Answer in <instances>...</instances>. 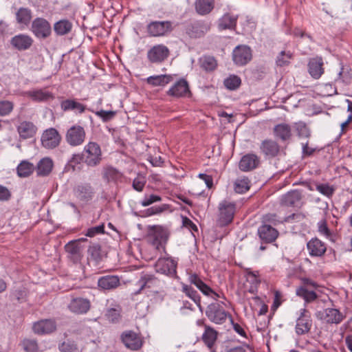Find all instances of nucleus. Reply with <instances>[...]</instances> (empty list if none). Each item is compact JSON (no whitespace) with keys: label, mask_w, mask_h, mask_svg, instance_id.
<instances>
[{"label":"nucleus","mask_w":352,"mask_h":352,"mask_svg":"<svg viewBox=\"0 0 352 352\" xmlns=\"http://www.w3.org/2000/svg\"><path fill=\"white\" fill-rule=\"evenodd\" d=\"M252 57L251 48L245 45L236 46L232 52V60L237 65H246L251 60Z\"/></svg>","instance_id":"7"},{"label":"nucleus","mask_w":352,"mask_h":352,"mask_svg":"<svg viewBox=\"0 0 352 352\" xmlns=\"http://www.w3.org/2000/svg\"><path fill=\"white\" fill-rule=\"evenodd\" d=\"M241 83V78L236 75H230L224 80L225 87L230 90H235L239 87Z\"/></svg>","instance_id":"46"},{"label":"nucleus","mask_w":352,"mask_h":352,"mask_svg":"<svg viewBox=\"0 0 352 352\" xmlns=\"http://www.w3.org/2000/svg\"><path fill=\"white\" fill-rule=\"evenodd\" d=\"M121 339L124 346L133 351L139 350L143 344L141 337L133 331L123 332Z\"/></svg>","instance_id":"11"},{"label":"nucleus","mask_w":352,"mask_h":352,"mask_svg":"<svg viewBox=\"0 0 352 352\" xmlns=\"http://www.w3.org/2000/svg\"><path fill=\"white\" fill-rule=\"evenodd\" d=\"M56 328L55 321L51 319H45L36 322L32 327L34 332L38 335L50 333L55 331Z\"/></svg>","instance_id":"19"},{"label":"nucleus","mask_w":352,"mask_h":352,"mask_svg":"<svg viewBox=\"0 0 352 352\" xmlns=\"http://www.w3.org/2000/svg\"><path fill=\"white\" fill-rule=\"evenodd\" d=\"M296 295L302 298L306 302H311L318 298V295L314 291H309L305 287H299L296 289Z\"/></svg>","instance_id":"37"},{"label":"nucleus","mask_w":352,"mask_h":352,"mask_svg":"<svg viewBox=\"0 0 352 352\" xmlns=\"http://www.w3.org/2000/svg\"><path fill=\"white\" fill-rule=\"evenodd\" d=\"M61 136L54 128H50L44 131L41 135L42 146L47 149H53L57 147L60 142Z\"/></svg>","instance_id":"6"},{"label":"nucleus","mask_w":352,"mask_h":352,"mask_svg":"<svg viewBox=\"0 0 352 352\" xmlns=\"http://www.w3.org/2000/svg\"><path fill=\"white\" fill-rule=\"evenodd\" d=\"M34 165L27 161L21 162L17 166V174L20 177H28L33 173Z\"/></svg>","instance_id":"38"},{"label":"nucleus","mask_w":352,"mask_h":352,"mask_svg":"<svg viewBox=\"0 0 352 352\" xmlns=\"http://www.w3.org/2000/svg\"><path fill=\"white\" fill-rule=\"evenodd\" d=\"M171 78L170 76L167 75L150 76L147 78V82L153 86H162L168 84Z\"/></svg>","instance_id":"40"},{"label":"nucleus","mask_w":352,"mask_h":352,"mask_svg":"<svg viewBox=\"0 0 352 352\" xmlns=\"http://www.w3.org/2000/svg\"><path fill=\"white\" fill-rule=\"evenodd\" d=\"M316 189L323 195L330 198L335 192L336 188L327 183L318 184L316 186Z\"/></svg>","instance_id":"47"},{"label":"nucleus","mask_w":352,"mask_h":352,"mask_svg":"<svg viewBox=\"0 0 352 352\" xmlns=\"http://www.w3.org/2000/svg\"><path fill=\"white\" fill-rule=\"evenodd\" d=\"M82 158L88 167H96L102 160L100 146L96 142H89L83 148Z\"/></svg>","instance_id":"1"},{"label":"nucleus","mask_w":352,"mask_h":352,"mask_svg":"<svg viewBox=\"0 0 352 352\" xmlns=\"http://www.w3.org/2000/svg\"><path fill=\"white\" fill-rule=\"evenodd\" d=\"M170 25L171 23H148L147 29L151 36H160L170 31Z\"/></svg>","instance_id":"32"},{"label":"nucleus","mask_w":352,"mask_h":352,"mask_svg":"<svg viewBox=\"0 0 352 352\" xmlns=\"http://www.w3.org/2000/svg\"><path fill=\"white\" fill-rule=\"evenodd\" d=\"M12 296L14 299L20 302L25 299L26 296V291L24 288L17 289L12 292Z\"/></svg>","instance_id":"64"},{"label":"nucleus","mask_w":352,"mask_h":352,"mask_svg":"<svg viewBox=\"0 0 352 352\" xmlns=\"http://www.w3.org/2000/svg\"><path fill=\"white\" fill-rule=\"evenodd\" d=\"M201 66L206 71H212L217 67V61L213 57L205 56L201 59Z\"/></svg>","instance_id":"49"},{"label":"nucleus","mask_w":352,"mask_h":352,"mask_svg":"<svg viewBox=\"0 0 352 352\" xmlns=\"http://www.w3.org/2000/svg\"><path fill=\"white\" fill-rule=\"evenodd\" d=\"M23 346L26 352H38V347L37 342L34 340H24Z\"/></svg>","instance_id":"57"},{"label":"nucleus","mask_w":352,"mask_h":352,"mask_svg":"<svg viewBox=\"0 0 352 352\" xmlns=\"http://www.w3.org/2000/svg\"><path fill=\"white\" fill-rule=\"evenodd\" d=\"M72 23H54V31L58 35H64L72 30Z\"/></svg>","instance_id":"55"},{"label":"nucleus","mask_w":352,"mask_h":352,"mask_svg":"<svg viewBox=\"0 0 352 352\" xmlns=\"http://www.w3.org/2000/svg\"><path fill=\"white\" fill-rule=\"evenodd\" d=\"M95 113L97 116L100 118L103 122H108L114 118L116 112L113 111L100 110L96 111Z\"/></svg>","instance_id":"58"},{"label":"nucleus","mask_w":352,"mask_h":352,"mask_svg":"<svg viewBox=\"0 0 352 352\" xmlns=\"http://www.w3.org/2000/svg\"><path fill=\"white\" fill-rule=\"evenodd\" d=\"M191 96L192 93L190 91L188 82L184 78L177 80V97L183 96L190 98Z\"/></svg>","instance_id":"41"},{"label":"nucleus","mask_w":352,"mask_h":352,"mask_svg":"<svg viewBox=\"0 0 352 352\" xmlns=\"http://www.w3.org/2000/svg\"><path fill=\"white\" fill-rule=\"evenodd\" d=\"M16 15L17 22H30L32 19V12L27 8H20Z\"/></svg>","instance_id":"48"},{"label":"nucleus","mask_w":352,"mask_h":352,"mask_svg":"<svg viewBox=\"0 0 352 352\" xmlns=\"http://www.w3.org/2000/svg\"><path fill=\"white\" fill-rule=\"evenodd\" d=\"M86 138L85 129L78 124L73 125L66 132L65 140L67 143L72 146L82 145Z\"/></svg>","instance_id":"4"},{"label":"nucleus","mask_w":352,"mask_h":352,"mask_svg":"<svg viewBox=\"0 0 352 352\" xmlns=\"http://www.w3.org/2000/svg\"><path fill=\"white\" fill-rule=\"evenodd\" d=\"M104 232V226L103 224L99 225L95 227L90 228L87 230L86 236L92 237L98 234H102Z\"/></svg>","instance_id":"62"},{"label":"nucleus","mask_w":352,"mask_h":352,"mask_svg":"<svg viewBox=\"0 0 352 352\" xmlns=\"http://www.w3.org/2000/svg\"><path fill=\"white\" fill-rule=\"evenodd\" d=\"M250 187V180L245 177L237 179L234 182V190L238 193L245 192Z\"/></svg>","instance_id":"44"},{"label":"nucleus","mask_w":352,"mask_h":352,"mask_svg":"<svg viewBox=\"0 0 352 352\" xmlns=\"http://www.w3.org/2000/svg\"><path fill=\"white\" fill-rule=\"evenodd\" d=\"M296 130L299 138H309L310 137V131L303 122L296 123Z\"/></svg>","instance_id":"53"},{"label":"nucleus","mask_w":352,"mask_h":352,"mask_svg":"<svg viewBox=\"0 0 352 352\" xmlns=\"http://www.w3.org/2000/svg\"><path fill=\"white\" fill-rule=\"evenodd\" d=\"M189 281L191 284L195 285L206 296H210V293L213 292L212 288L204 283L196 274H191L189 276Z\"/></svg>","instance_id":"34"},{"label":"nucleus","mask_w":352,"mask_h":352,"mask_svg":"<svg viewBox=\"0 0 352 352\" xmlns=\"http://www.w3.org/2000/svg\"><path fill=\"white\" fill-rule=\"evenodd\" d=\"M344 316L338 309L333 308L325 309L320 318L329 324H339Z\"/></svg>","instance_id":"22"},{"label":"nucleus","mask_w":352,"mask_h":352,"mask_svg":"<svg viewBox=\"0 0 352 352\" xmlns=\"http://www.w3.org/2000/svg\"><path fill=\"white\" fill-rule=\"evenodd\" d=\"M208 28L204 23H193L188 29V34L190 37L199 38L207 32Z\"/></svg>","instance_id":"39"},{"label":"nucleus","mask_w":352,"mask_h":352,"mask_svg":"<svg viewBox=\"0 0 352 352\" xmlns=\"http://www.w3.org/2000/svg\"><path fill=\"white\" fill-rule=\"evenodd\" d=\"M106 316L111 322H117L120 318V309L111 308L107 310Z\"/></svg>","instance_id":"56"},{"label":"nucleus","mask_w":352,"mask_h":352,"mask_svg":"<svg viewBox=\"0 0 352 352\" xmlns=\"http://www.w3.org/2000/svg\"><path fill=\"white\" fill-rule=\"evenodd\" d=\"M307 310H301L300 316L298 318L296 324V333L298 335H304L307 333L312 326V320L310 316L307 315Z\"/></svg>","instance_id":"15"},{"label":"nucleus","mask_w":352,"mask_h":352,"mask_svg":"<svg viewBox=\"0 0 352 352\" xmlns=\"http://www.w3.org/2000/svg\"><path fill=\"white\" fill-rule=\"evenodd\" d=\"M218 337V332L210 326H205L204 332L201 336V340L208 348L210 352H217L214 347Z\"/></svg>","instance_id":"17"},{"label":"nucleus","mask_w":352,"mask_h":352,"mask_svg":"<svg viewBox=\"0 0 352 352\" xmlns=\"http://www.w3.org/2000/svg\"><path fill=\"white\" fill-rule=\"evenodd\" d=\"M182 292L192 300L199 307H201V298L198 295L197 291H195L190 285L182 284Z\"/></svg>","instance_id":"42"},{"label":"nucleus","mask_w":352,"mask_h":352,"mask_svg":"<svg viewBox=\"0 0 352 352\" xmlns=\"http://www.w3.org/2000/svg\"><path fill=\"white\" fill-rule=\"evenodd\" d=\"M339 80H340L345 85H349L352 80V73L349 70H345L342 68L339 72Z\"/></svg>","instance_id":"59"},{"label":"nucleus","mask_w":352,"mask_h":352,"mask_svg":"<svg viewBox=\"0 0 352 352\" xmlns=\"http://www.w3.org/2000/svg\"><path fill=\"white\" fill-rule=\"evenodd\" d=\"M243 20L242 17L238 14H234L232 13H226L219 19L220 22H236L238 19Z\"/></svg>","instance_id":"63"},{"label":"nucleus","mask_w":352,"mask_h":352,"mask_svg":"<svg viewBox=\"0 0 352 352\" xmlns=\"http://www.w3.org/2000/svg\"><path fill=\"white\" fill-rule=\"evenodd\" d=\"M65 249L68 254V258L72 261L73 263H77L80 261L82 257V250L80 245V240L69 242L65 245Z\"/></svg>","instance_id":"18"},{"label":"nucleus","mask_w":352,"mask_h":352,"mask_svg":"<svg viewBox=\"0 0 352 352\" xmlns=\"http://www.w3.org/2000/svg\"><path fill=\"white\" fill-rule=\"evenodd\" d=\"M308 70L314 78L318 79L324 73L322 58L316 57L310 59L308 63Z\"/></svg>","instance_id":"27"},{"label":"nucleus","mask_w":352,"mask_h":352,"mask_svg":"<svg viewBox=\"0 0 352 352\" xmlns=\"http://www.w3.org/2000/svg\"><path fill=\"white\" fill-rule=\"evenodd\" d=\"M169 53L168 48L164 45H155L148 50L146 57L150 63L159 64L168 57Z\"/></svg>","instance_id":"5"},{"label":"nucleus","mask_w":352,"mask_h":352,"mask_svg":"<svg viewBox=\"0 0 352 352\" xmlns=\"http://www.w3.org/2000/svg\"><path fill=\"white\" fill-rule=\"evenodd\" d=\"M91 307L89 300L84 298H74L67 305L69 310L75 314H86Z\"/></svg>","instance_id":"13"},{"label":"nucleus","mask_w":352,"mask_h":352,"mask_svg":"<svg viewBox=\"0 0 352 352\" xmlns=\"http://www.w3.org/2000/svg\"><path fill=\"white\" fill-rule=\"evenodd\" d=\"M81 162L84 163V158H82V152L80 154H74L68 162L67 166H71L73 170H75V166L80 164Z\"/></svg>","instance_id":"61"},{"label":"nucleus","mask_w":352,"mask_h":352,"mask_svg":"<svg viewBox=\"0 0 352 352\" xmlns=\"http://www.w3.org/2000/svg\"><path fill=\"white\" fill-rule=\"evenodd\" d=\"M167 239L166 231L160 226L151 228L146 237V240L151 247L159 251L164 248V245Z\"/></svg>","instance_id":"3"},{"label":"nucleus","mask_w":352,"mask_h":352,"mask_svg":"<svg viewBox=\"0 0 352 352\" xmlns=\"http://www.w3.org/2000/svg\"><path fill=\"white\" fill-rule=\"evenodd\" d=\"M302 195L301 191L294 190L284 195L281 198V205L290 207L298 206L302 199Z\"/></svg>","instance_id":"23"},{"label":"nucleus","mask_w":352,"mask_h":352,"mask_svg":"<svg viewBox=\"0 0 352 352\" xmlns=\"http://www.w3.org/2000/svg\"><path fill=\"white\" fill-rule=\"evenodd\" d=\"M260 152L266 158L272 159L277 157L280 152V146L272 139H265L261 142Z\"/></svg>","instance_id":"8"},{"label":"nucleus","mask_w":352,"mask_h":352,"mask_svg":"<svg viewBox=\"0 0 352 352\" xmlns=\"http://www.w3.org/2000/svg\"><path fill=\"white\" fill-rule=\"evenodd\" d=\"M293 58V54L289 51H282L277 56L276 63L278 67H284L290 63L291 59Z\"/></svg>","instance_id":"43"},{"label":"nucleus","mask_w":352,"mask_h":352,"mask_svg":"<svg viewBox=\"0 0 352 352\" xmlns=\"http://www.w3.org/2000/svg\"><path fill=\"white\" fill-rule=\"evenodd\" d=\"M155 270L157 272L164 274L173 278H176V264L170 258H160L155 263Z\"/></svg>","instance_id":"9"},{"label":"nucleus","mask_w":352,"mask_h":352,"mask_svg":"<svg viewBox=\"0 0 352 352\" xmlns=\"http://www.w3.org/2000/svg\"><path fill=\"white\" fill-rule=\"evenodd\" d=\"M54 164L50 157H44L41 159L36 166L37 175L39 176H47L52 170Z\"/></svg>","instance_id":"33"},{"label":"nucleus","mask_w":352,"mask_h":352,"mask_svg":"<svg viewBox=\"0 0 352 352\" xmlns=\"http://www.w3.org/2000/svg\"><path fill=\"white\" fill-rule=\"evenodd\" d=\"M260 164L259 157L254 153H248L243 156L239 162V168L247 172L256 168Z\"/></svg>","instance_id":"16"},{"label":"nucleus","mask_w":352,"mask_h":352,"mask_svg":"<svg viewBox=\"0 0 352 352\" xmlns=\"http://www.w3.org/2000/svg\"><path fill=\"white\" fill-rule=\"evenodd\" d=\"M214 3V0H196L195 2V10L199 15H206L213 10Z\"/></svg>","instance_id":"31"},{"label":"nucleus","mask_w":352,"mask_h":352,"mask_svg":"<svg viewBox=\"0 0 352 352\" xmlns=\"http://www.w3.org/2000/svg\"><path fill=\"white\" fill-rule=\"evenodd\" d=\"M307 249L311 257H322L327 251V245L319 239L312 238L307 243Z\"/></svg>","instance_id":"14"},{"label":"nucleus","mask_w":352,"mask_h":352,"mask_svg":"<svg viewBox=\"0 0 352 352\" xmlns=\"http://www.w3.org/2000/svg\"><path fill=\"white\" fill-rule=\"evenodd\" d=\"M146 184L145 178L143 177L138 176L135 177L132 184V186L134 190L138 192H142Z\"/></svg>","instance_id":"60"},{"label":"nucleus","mask_w":352,"mask_h":352,"mask_svg":"<svg viewBox=\"0 0 352 352\" xmlns=\"http://www.w3.org/2000/svg\"><path fill=\"white\" fill-rule=\"evenodd\" d=\"M258 233L260 239L265 243H272L278 236L277 230L267 223L258 228Z\"/></svg>","instance_id":"20"},{"label":"nucleus","mask_w":352,"mask_h":352,"mask_svg":"<svg viewBox=\"0 0 352 352\" xmlns=\"http://www.w3.org/2000/svg\"><path fill=\"white\" fill-rule=\"evenodd\" d=\"M28 95L33 100L36 102L47 101L53 98L50 92L43 89L30 91Z\"/></svg>","instance_id":"36"},{"label":"nucleus","mask_w":352,"mask_h":352,"mask_svg":"<svg viewBox=\"0 0 352 352\" xmlns=\"http://www.w3.org/2000/svg\"><path fill=\"white\" fill-rule=\"evenodd\" d=\"M158 283L159 280L153 275L144 274L138 281L137 285L139 286V289L134 292V294L138 295L140 294L146 288L155 287Z\"/></svg>","instance_id":"28"},{"label":"nucleus","mask_w":352,"mask_h":352,"mask_svg":"<svg viewBox=\"0 0 352 352\" xmlns=\"http://www.w3.org/2000/svg\"><path fill=\"white\" fill-rule=\"evenodd\" d=\"M14 104L9 100H0V116L9 115L13 110Z\"/></svg>","instance_id":"52"},{"label":"nucleus","mask_w":352,"mask_h":352,"mask_svg":"<svg viewBox=\"0 0 352 352\" xmlns=\"http://www.w3.org/2000/svg\"><path fill=\"white\" fill-rule=\"evenodd\" d=\"M162 197L155 194H146L144 199L141 201V205L144 207L150 206L153 203L160 201Z\"/></svg>","instance_id":"54"},{"label":"nucleus","mask_w":352,"mask_h":352,"mask_svg":"<svg viewBox=\"0 0 352 352\" xmlns=\"http://www.w3.org/2000/svg\"><path fill=\"white\" fill-rule=\"evenodd\" d=\"M206 315L210 321L216 324H222L229 314L219 305L211 304L208 307Z\"/></svg>","instance_id":"10"},{"label":"nucleus","mask_w":352,"mask_h":352,"mask_svg":"<svg viewBox=\"0 0 352 352\" xmlns=\"http://www.w3.org/2000/svg\"><path fill=\"white\" fill-rule=\"evenodd\" d=\"M219 214L217 223L219 227H223L232 221L236 210V204L227 200H223L219 204Z\"/></svg>","instance_id":"2"},{"label":"nucleus","mask_w":352,"mask_h":352,"mask_svg":"<svg viewBox=\"0 0 352 352\" xmlns=\"http://www.w3.org/2000/svg\"><path fill=\"white\" fill-rule=\"evenodd\" d=\"M318 231L320 234L327 239H330L332 236V233L327 226V221L325 219H321L318 223Z\"/></svg>","instance_id":"51"},{"label":"nucleus","mask_w":352,"mask_h":352,"mask_svg":"<svg viewBox=\"0 0 352 352\" xmlns=\"http://www.w3.org/2000/svg\"><path fill=\"white\" fill-rule=\"evenodd\" d=\"M273 133L274 137L282 142H289L292 137V128L285 123L275 125Z\"/></svg>","instance_id":"21"},{"label":"nucleus","mask_w":352,"mask_h":352,"mask_svg":"<svg viewBox=\"0 0 352 352\" xmlns=\"http://www.w3.org/2000/svg\"><path fill=\"white\" fill-rule=\"evenodd\" d=\"M31 30L40 39L48 37L52 32L50 23H32Z\"/></svg>","instance_id":"30"},{"label":"nucleus","mask_w":352,"mask_h":352,"mask_svg":"<svg viewBox=\"0 0 352 352\" xmlns=\"http://www.w3.org/2000/svg\"><path fill=\"white\" fill-rule=\"evenodd\" d=\"M17 131L21 138L26 140L34 136L37 128L32 122L23 121L17 126Z\"/></svg>","instance_id":"24"},{"label":"nucleus","mask_w":352,"mask_h":352,"mask_svg":"<svg viewBox=\"0 0 352 352\" xmlns=\"http://www.w3.org/2000/svg\"><path fill=\"white\" fill-rule=\"evenodd\" d=\"M122 173L117 169L109 166L104 169V177L107 180L108 182L116 183L121 181L122 178Z\"/></svg>","instance_id":"35"},{"label":"nucleus","mask_w":352,"mask_h":352,"mask_svg":"<svg viewBox=\"0 0 352 352\" xmlns=\"http://www.w3.org/2000/svg\"><path fill=\"white\" fill-rule=\"evenodd\" d=\"M76 197L80 201L87 203L94 196V188L89 183L80 184L74 188Z\"/></svg>","instance_id":"12"},{"label":"nucleus","mask_w":352,"mask_h":352,"mask_svg":"<svg viewBox=\"0 0 352 352\" xmlns=\"http://www.w3.org/2000/svg\"><path fill=\"white\" fill-rule=\"evenodd\" d=\"M61 109L64 111H74L76 113H82L86 110V106L74 99H67L60 102Z\"/></svg>","instance_id":"29"},{"label":"nucleus","mask_w":352,"mask_h":352,"mask_svg":"<svg viewBox=\"0 0 352 352\" xmlns=\"http://www.w3.org/2000/svg\"><path fill=\"white\" fill-rule=\"evenodd\" d=\"M120 285L118 276L107 275L100 277L98 280V286L102 290H111Z\"/></svg>","instance_id":"25"},{"label":"nucleus","mask_w":352,"mask_h":352,"mask_svg":"<svg viewBox=\"0 0 352 352\" xmlns=\"http://www.w3.org/2000/svg\"><path fill=\"white\" fill-rule=\"evenodd\" d=\"M10 43L14 48L23 51L29 49L32 46L33 40L28 35L19 34L12 38Z\"/></svg>","instance_id":"26"},{"label":"nucleus","mask_w":352,"mask_h":352,"mask_svg":"<svg viewBox=\"0 0 352 352\" xmlns=\"http://www.w3.org/2000/svg\"><path fill=\"white\" fill-rule=\"evenodd\" d=\"M88 254L93 260L97 262L100 261L102 258L100 245L98 244H94L89 246L88 249Z\"/></svg>","instance_id":"50"},{"label":"nucleus","mask_w":352,"mask_h":352,"mask_svg":"<svg viewBox=\"0 0 352 352\" xmlns=\"http://www.w3.org/2000/svg\"><path fill=\"white\" fill-rule=\"evenodd\" d=\"M58 349L60 352H80L77 344L74 341L69 340L60 344Z\"/></svg>","instance_id":"45"}]
</instances>
